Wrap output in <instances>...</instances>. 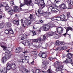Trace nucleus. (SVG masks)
<instances>
[{
	"label": "nucleus",
	"mask_w": 73,
	"mask_h": 73,
	"mask_svg": "<svg viewBox=\"0 0 73 73\" xmlns=\"http://www.w3.org/2000/svg\"><path fill=\"white\" fill-rule=\"evenodd\" d=\"M53 36H54V38H58L59 36L56 34V32L51 31L45 34L44 36H40L37 39H31V42H44L45 41L46 37H51Z\"/></svg>",
	"instance_id": "1"
},
{
	"label": "nucleus",
	"mask_w": 73,
	"mask_h": 73,
	"mask_svg": "<svg viewBox=\"0 0 73 73\" xmlns=\"http://www.w3.org/2000/svg\"><path fill=\"white\" fill-rule=\"evenodd\" d=\"M6 68L4 67V70H10L11 69L12 70H15L16 69V65L15 63L10 64V62H8L6 64Z\"/></svg>",
	"instance_id": "2"
},
{
	"label": "nucleus",
	"mask_w": 73,
	"mask_h": 73,
	"mask_svg": "<svg viewBox=\"0 0 73 73\" xmlns=\"http://www.w3.org/2000/svg\"><path fill=\"white\" fill-rule=\"evenodd\" d=\"M25 19L26 20H25L24 21V23L25 24V25H24V23L23 22V19H21V25L22 27L24 28L26 27V26H25V25H27V26L29 25H31V19L29 20H28V19H27L26 18H25Z\"/></svg>",
	"instance_id": "3"
},
{
	"label": "nucleus",
	"mask_w": 73,
	"mask_h": 73,
	"mask_svg": "<svg viewBox=\"0 0 73 73\" xmlns=\"http://www.w3.org/2000/svg\"><path fill=\"white\" fill-rule=\"evenodd\" d=\"M5 56H4L2 58V62L3 64L5 63L7 61V58L9 59L11 56V54L10 53H9L7 52H5Z\"/></svg>",
	"instance_id": "4"
},
{
	"label": "nucleus",
	"mask_w": 73,
	"mask_h": 73,
	"mask_svg": "<svg viewBox=\"0 0 73 73\" xmlns=\"http://www.w3.org/2000/svg\"><path fill=\"white\" fill-rule=\"evenodd\" d=\"M41 11L40 9H39L38 10V12L40 15H42L43 16H44L45 17H47L48 15H50L51 13L49 12V9L46 12H43L42 13L41 12Z\"/></svg>",
	"instance_id": "5"
},
{
	"label": "nucleus",
	"mask_w": 73,
	"mask_h": 73,
	"mask_svg": "<svg viewBox=\"0 0 73 73\" xmlns=\"http://www.w3.org/2000/svg\"><path fill=\"white\" fill-rule=\"evenodd\" d=\"M49 28H50V26L49 25H45L40 28V29L39 32H41L40 30L44 31H47Z\"/></svg>",
	"instance_id": "6"
},
{
	"label": "nucleus",
	"mask_w": 73,
	"mask_h": 73,
	"mask_svg": "<svg viewBox=\"0 0 73 73\" xmlns=\"http://www.w3.org/2000/svg\"><path fill=\"white\" fill-rule=\"evenodd\" d=\"M42 63L43 64L42 65V69H46V65L49 64V62H48L46 60H43Z\"/></svg>",
	"instance_id": "7"
},
{
	"label": "nucleus",
	"mask_w": 73,
	"mask_h": 73,
	"mask_svg": "<svg viewBox=\"0 0 73 73\" xmlns=\"http://www.w3.org/2000/svg\"><path fill=\"white\" fill-rule=\"evenodd\" d=\"M64 66L61 64H59V65H58L56 67V70L57 72H58V71H60V72H62V68H63Z\"/></svg>",
	"instance_id": "8"
},
{
	"label": "nucleus",
	"mask_w": 73,
	"mask_h": 73,
	"mask_svg": "<svg viewBox=\"0 0 73 73\" xmlns=\"http://www.w3.org/2000/svg\"><path fill=\"white\" fill-rule=\"evenodd\" d=\"M72 61V59H71V58H67L65 61H64L63 62V64H66L70 63Z\"/></svg>",
	"instance_id": "9"
},
{
	"label": "nucleus",
	"mask_w": 73,
	"mask_h": 73,
	"mask_svg": "<svg viewBox=\"0 0 73 73\" xmlns=\"http://www.w3.org/2000/svg\"><path fill=\"white\" fill-rule=\"evenodd\" d=\"M23 49L21 47L17 48L15 50V52L17 53H20L21 51H23Z\"/></svg>",
	"instance_id": "10"
},
{
	"label": "nucleus",
	"mask_w": 73,
	"mask_h": 73,
	"mask_svg": "<svg viewBox=\"0 0 73 73\" xmlns=\"http://www.w3.org/2000/svg\"><path fill=\"white\" fill-rule=\"evenodd\" d=\"M63 31H64V29L62 27H58L57 29V32L59 34L62 33Z\"/></svg>",
	"instance_id": "11"
},
{
	"label": "nucleus",
	"mask_w": 73,
	"mask_h": 73,
	"mask_svg": "<svg viewBox=\"0 0 73 73\" xmlns=\"http://www.w3.org/2000/svg\"><path fill=\"white\" fill-rule=\"evenodd\" d=\"M51 11L53 13H57L58 12V9L56 8L53 7L51 9Z\"/></svg>",
	"instance_id": "12"
},
{
	"label": "nucleus",
	"mask_w": 73,
	"mask_h": 73,
	"mask_svg": "<svg viewBox=\"0 0 73 73\" xmlns=\"http://www.w3.org/2000/svg\"><path fill=\"white\" fill-rule=\"evenodd\" d=\"M59 7L60 9H65L66 8V6L65 4L64 3L61 4L59 6Z\"/></svg>",
	"instance_id": "13"
},
{
	"label": "nucleus",
	"mask_w": 73,
	"mask_h": 73,
	"mask_svg": "<svg viewBox=\"0 0 73 73\" xmlns=\"http://www.w3.org/2000/svg\"><path fill=\"white\" fill-rule=\"evenodd\" d=\"M13 8H14V11L16 12H20L21 11V10L19 9V7L17 6H15L13 7Z\"/></svg>",
	"instance_id": "14"
},
{
	"label": "nucleus",
	"mask_w": 73,
	"mask_h": 73,
	"mask_svg": "<svg viewBox=\"0 0 73 73\" xmlns=\"http://www.w3.org/2000/svg\"><path fill=\"white\" fill-rule=\"evenodd\" d=\"M25 4H26L27 5H31V3L32 1V0H30V1H29L28 0H25Z\"/></svg>",
	"instance_id": "15"
},
{
	"label": "nucleus",
	"mask_w": 73,
	"mask_h": 73,
	"mask_svg": "<svg viewBox=\"0 0 73 73\" xmlns=\"http://www.w3.org/2000/svg\"><path fill=\"white\" fill-rule=\"evenodd\" d=\"M13 23L16 24L17 26L20 25V23H19V21L17 20H15L13 21Z\"/></svg>",
	"instance_id": "16"
},
{
	"label": "nucleus",
	"mask_w": 73,
	"mask_h": 73,
	"mask_svg": "<svg viewBox=\"0 0 73 73\" xmlns=\"http://www.w3.org/2000/svg\"><path fill=\"white\" fill-rule=\"evenodd\" d=\"M61 21H63L66 19V16L64 15H60Z\"/></svg>",
	"instance_id": "17"
},
{
	"label": "nucleus",
	"mask_w": 73,
	"mask_h": 73,
	"mask_svg": "<svg viewBox=\"0 0 73 73\" xmlns=\"http://www.w3.org/2000/svg\"><path fill=\"white\" fill-rule=\"evenodd\" d=\"M8 5V4L7 2H3V4H1V6H0V8H1V7H6Z\"/></svg>",
	"instance_id": "18"
},
{
	"label": "nucleus",
	"mask_w": 73,
	"mask_h": 73,
	"mask_svg": "<svg viewBox=\"0 0 73 73\" xmlns=\"http://www.w3.org/2000/svg\"><path fill=\"white\" fill-rule=\"evenodd\" d=\"M1 47L2 48H3V50H4L5 51H7V52H7V53L9 52V50L7 49V47L3 46H1Z\"/></svg>",
	"instance_id": "19"
},
{
	"label": "nucleus",
	"mask_w": 73,
	"mask_h": 73,
	"mask_svg": "<svg viewBox=\"0 0 73 73\" xmlns=\"http://www.w3.org/2000/svg\"><path fill=\"white\" fill-rule=\"evenodd\" d=\"M8 13L10 15H12V13H13V10L12 9H9V11H8Z\"/></svg>",
	"instance_id": "20"
},
{
	"label": "nucleus",
	"mask_w": 73,
	"mask_h": 73,
	"mask_svg": "<svg viewBox=\"0 0 73 73\" xmlns=\"http://www.w3.org/2000/svg\"><path fill=\"white\" fill-rule=\"evenodd\" d=\"M73 56V54L69 53L67 55V58H71Z\"/></svg>",
	"instance_id": "21"
},
{
	"label": "nucleus",
	"mask_w": 73,
	"mask_h": 73,
	"mask_svg": "<svg viewBox=\"0 0 73 73\" xmlns=\"http://www.w3.org/2000/svg\"><path fill=\"white\" fill-rule=\"evenodd\" d=\"M42 57L43 58H46V52H43V54H42Z\"/></svg>",
	"instance_id": "22"
},
{
	"label": "nucleus",
	"mask_w": 73,
	"mask_h": 73,
	"mask_svg": "<svg viewBox=\"0 0 73 73\" xmlns=\"http://www.w3.org/2000/svg\"><path fill=\"white\" fill-rule=\"evenodd\" d=\"M30 43L31 42H29V41L27 40L25 45V46H29V45H30Z\"/></svg>",
	"instance_id": "23"
},
{
	"label": "nucleus",
	"mask_w": 73,
	"mask_h": 73,
	"mask_svg": "<svg viewBox=\"0 0 73 73\" xmlns=\"http://www.w3.org/2000/svg\"><path fill=\"white\" fill-rule=\"evenodd\" d=\"M4 27V24L3 23H0V29L3 28Z\"/></svg>",
	"instance_id": "24"
},
{
	"label": "nucleus",
	"mask_w": 73,
	"mask_h": 73,
	"mask_svg": "<svg viewBox=\"0 0 73 73\" xmlns=\"http://www.w3.org/2000/svg\"><path fill=\"white\" fill-rule=\"evenodd\" d=\"M29 32H32V33L33 34V36L36 35V31H32L31 30H30L29 31Z\"/></svg>",
	"instance_id": "25"
},
{
	"label": "nucleus",
	"mask_w": 73,
	"mask_h": 73,
	"mask_svg": "<svg viewBox=\"0 0 73 73\" xmlns=\"http://www.w3.org/2000/svg\"><path fill=\"white\" fill-rule=\"evenodd\" d=\"M9 7L8 5H7L6 6H5V11H7V10L9 9Z\"/></svg>",
	"instance_id": "26"
},
{
	"label": "nucleus",
	"mask_w": 73,
	"mask_h": 73,
	"mask_svg": "<svg viewBox=\"0 0 73 73\" xmlns=\"http://www.w3.org/2000/svg\"><path fill=\"white\" fill-rule=\"evenodd\" d=\"M9 34H13V31H12V29H9Z\"/></svg>",
	"instance_id": "27"
},
{
	"label": "nucleus",
	"mask_w": 73,
	"mask_h": 73,
	"mask_svg": "<svg viewBox=\"0 0 73 73\" xmlns=\"http://www.w3.org/2000/svg\"><path fill=\"white\" fill-rule=\"evenodd\" d=\"M5 33L6 34V35H8L9 34V29L8 30H6L5 31Z\"/></svg>",
	"instance_id": "28"
},
{
	"label": "nucleus",
	"mask_w": 73,
	"mask_h": 73,
	"mask_svg": "<svg viewBox=\"0 0 73 73\" xmlns=\"http://www.w3.org/2000/svg\"><path fill=\"white\" fill-rule=\"evenodd\" d=\"M60 42H59V41L57 40L56 41V45H58V46H60V44H59Z\"/></svg>",
	"instance_id": "29"
},
{
	"label": "nucleus",
	"mask_w": 73,
	"mask_h": 73,
	"mask_svg": "<svg viewBox=\"0 0 73 73\" xmlns=\"http://www.w3.org/2000/svg\"><path fill=\"white\" fill-rule=\"evenodd\" d=\"M59 44H60V46H61L62 45H64L65 44V43L64 42H59Z\"/></svg>",
	"instance_id": "30"
},
{
	"label": "nucleus",
	"mask_w": 73,
	"mask_h": 73,
	"mask_svg": "<svg viewBox=\"0 0 73 73\" xmlns=\"http://www.w3.org/2000/svg\"><path fill=\"white\" fill-rule=\"evenodd\" d=\"M34 2L35 4H39V3H40L38 0H35Z\"/></svg>",
	"instance_id": "31"
},
{
	"label": "nucleus",
	"mask_w": 73,
	"mask_h": 73,
	"mask_svg": "<svg viewBox=\"0 0 73 73\" xmlns=\"http://www.w3.org/2000/svg\"><path fill=\"white\" fill-rule=\"evenodd\" d=\"M43 54V52H40L38 54V56L39 57H42V54Z\"/></svg>",
	"instance_id": "32"
},
{
	"label": "nucleus",
	"mask_w": 73,
	"mask_h": 73,
	"mask_svg": "<svg viewBox=\"0 0 73 73\" xmlns=\"http://www.w3.org/2000/svg\"><path fill=\"white\" fill-rule=\"evenodd\" d=\"M69 5H73V1H70L69 2V3L68 4Z\"/></svg>",
	"instance_id": "33"
},
{
	"label": "nucleus",
	"mask_w": 73,
	"mask_h": 73,
	"mask_svg": "<svg viewBox=\"0 0 73 73\" xmlns=\"http://www.w3.org/2000/svg\"><path fill=\"white\" fill-rule=\"evenodd\" d=\"M6 25H7L8 27H11V23H6Z\"/></svg>",
	"instance_id": "34"
},
{
	"label": "nucleus",
	"mask_w": 73,
	"mask_h": 73,
	"mask_svg": "<svg viewBox=\"0 0 73 73\" xmlns=\"http://www.w3.org/2000/svg\"><path fill=\"white\" fill-rule=\"evenodd\" d=\"M56 58H53L52 57H49L48 58V59L50 61H52V60H54V59H56Z\"/></svg>",
	"instance_id": "35"
},
{
	"label": "nucleus",
	"mask_w": 73,
	"mask_h": 73,
	"mask_svg": "<svg viewBox=\"0 0 73 73\" xmlns=\"http://www.w3.org/2000/svg\"><path fill=\"white\" fill-rule=\"evenodd\" d=\"M23 37H24V38H25V39H27V35L25 34H24L23 35Z\"/></svg>",
	"instance_id": "36"
},
{
	"label": "nucleus",
	"mask_w": 73,
	"mask_h": 73,
	"mask_svg": "<svg viewBox=\"0 0 73 73\" xmlns=\"http://www.w3.org/2000/svg\"><path fill=\"white\" fill-rule=\"evenodd\" d=\"M25 72H26V73H30V70H28L27 69H25L24 70Z\"/></svg>",
	"instance_id": "37"
},
{
	"label": "nucleus",
	"mask_w": 73,
	"mask_h": 73,
	"mask_svg": "<svg viewBox=\"0 0 73 73\" xmlns=\"http://www.w3.org/2000/svg\"><path fill=\"white\" fill-rule=\"evenodd\" d=\"M55 17L56 19H57L59 21H61V18L60 17V16L56 17Z\"/></svg>",
	"instance_id": "38"
},
{
	"label": "nucleus",
	"mask_w": 73,
	"mask_h": 73,
	"mask_svg": "<svg viewBox=\"0 0 73 73\" xmlns=\"http://www.w3.org/2000/svg\"><path fill=\"white\" fill-rule=\"evenodd\" d=\"M40 71L39 70H36L35 72V73H40Z\"/></svg>",
	"instance_id": "39"
},
{
	"label": "nucleus",
	"mask_w": 73,
	"mask_h": 73,
	"mask_svg": "<svg viewBox=\"0 0 73 73\" xmlns=\"http://www.w3.org/2000/svg\"><path fill=\"white\" fill-rule=\"evenodd\" d=\"M30 19H33V15L32 14H30V16L29 17Z\"/></svg>",
	"instance_id": "40"
},
{
	"label": "nucleus",
	"mask_w": 73,
	"mask_h": 73,
	"mask_svg": "<svg viewBox=\"0 0 73 73\" xmlns=\"http://www.w3.org/2000/svg\"><path fill=\"white\" fill-rule=\"evenodd\" d=\"M20 7H23L24 5H25V4H22L21 3V1H20Z\"/></svg>",
	"instance_id": "41"
},
{
	"label": "nucleus",
	"mask_w": 73,
	"mask_h": 73,
	"mask_svg": "<svg viewBox=\"0 0 73 73\" xmlns=\"http://www.w3.org/2000/svg\"><path fill=\"white\" fill-rule=\"evenodd\" d=\"M4 45H6V43L4 42H3L0 44L1 46H4Z\"/></svg>",
	"instance_id": "42"
},
{
	"label": "nucleus",
	"mask_w": 73,
	"mask_h": 73,
	"mask_svg": "<svg viewBox=\"0 0 73 73\" xmlns=\"http://www.w3.org/2000/svg\"><path fill=\"white\" fill-rule=\"evenodd\" d=\"M26 42L27 40H23L22 42H21V43H22V44H23L24 45H25Z\"/></svg>",
	"instance_id": "43"
},
{
	"label": "nucleus",
	"mask_w": 73,
	"mask_h": 73,
	"mask_svg": "<svg viewBox=\"0 0 73 73\" xmlns=\"http://www.w3.org/2000/svg\"><path fill=\"white\" fill-rule=\"evenodd\" d=\"M1 71H2V72H1L2 73H7V70H6L5 71H4L3 70H1Z\"/></svg>",
	"instance_id": "44"
},
{
	"label": "nucleus",
	"mask_w": 73,
	"mask_h": 73,
	"mask_svg": "<svg viewBox=\"0 0 73 73\" xmlns=\"http://www.w3.org/2000/svg\"><path fill=\"white\" fill-rule=\"evenodd\" d=\"M48 25L50 27H53V24L52 23H50L49 24V25Z\"/></svg>",
	"instance_id": "45"
},
{
	"label": "nucleus",
	"mask_w": 73,
	"mask_h": 73,
	"mask_svg": "<svg viewBox=\"0 0 73 73\" xmlns=\"http://www.w3.org/2000/svg\"><path fill=\"white\" fill-rule=\"evenodd\" d=\"M34 54L35 56V55H37V51H34Z\"/></svg>",
	"instance_id": "46"
},
{
	"label": "nucleus",
	"mask_w": 73,
	"mask_h": 73,
	"mask_svg": "<svg viewBox=\"0 0 73 73\" xmlns=\"http://www.w3.org/2000/svg\"><path fill=\"white\" fill-rule=\"evenodd\" d=\"M39 23H43L44 22V21H42V20H40L39 21Z\"/></svg>",
	"instance_id": "47"
},
{
	"label": "nucleus",
	"mask_w": 73,
	"mask_h": 73,
	"mask_svg": "<svg viewBox=\"0 0 73 73\" xmlns=\"http://www.w3.org/2000/svg\"><path fill=\"white\" fill-rule=\"evenodd\" d=\"M23 52L24 53V54H25V53H27V51L26 50H25Z\"/></svg>",
	"instance_id": "48"
},
{
	"label": "nucleus",
	"mask_w": 73,
	"mask_h": 73,
	"mask_svg": "<svg viewBox=\"0 0 73 73\" xmlns=\"http://www.w3.org/2000/svg\"><path fill=\"white\" fill-rule=\"evenodd\" d=\"M70 13H68L67 15V17H69V16H70Z\"/></svg>",
	"instance_id": "49"
},
{
	"label": "nucleus",
	"mask_w": 73,
	"mask_h": 73,
	"mask_svg": "<svg viewBox=\"0 0 73 73\" xmlns=\"http://www.w3.org/2000/svg\"><path fill=\"white\" fill-rule=\"evenodd\" d=\"M50 19H51L52 21H54V20H55V19H54V18H50Z\"/></svg>",
	"instance_id": "50"
},
{
	"label": "nucleus",
	"mask_w": 73,
	"mask_h": 73,
	"mask_svg": "<svg viewBox=\"0 0 73 73\" xmlns=\"http://www.w3.org/2000/svg\"><path fill=\"white\" fill-rule=\"evenodd\" d=\"M26 60H27L25 59H22V62L23 63H24V61H26Z\"/></svg>",
	"instance_id": "51"
},
{
	"label": "nucleus",
	"mask_w": 73,
	"mask_h": 73,
	"mask_svg": "<svg viewBox=\"0 0 73 73\" xmlns=\"http://www.w3.org/2000/svg\"><path fill=\"white\" fill-rule=\"evenodd\" d=\"M40 5H41L42 8H43L45 7V5L44 4H40Z\"/></svg>",
	"instance_id": "52"
},
{
	"label": "nucleus",
	"mask_w": 73,
	"mask_h": 73,
	"mask_svg": "<svg viewBox=\"0 0 73 73\" xmlns=\"http://www.w3.org/2000/svg\"><path fill=\"white\" fill-rule=\"evenodd\" d=\"M66 44H68L69 45H71L72 44H73V42H72V43H66Z\"/></svg>",
	"instance_id": "53"
},
{
	"label": "nucleus",
	"mask_w": 73,
	"mask_h": 73,
	"mask_svg": "<svg viewBox=\"0 0 73 73\" xmlns=\"http://www.w3.org/2000/svg\"><path fill=\"white\" fill-rule=\"evenodd\" d=\"M21 40H23L24 39H25L24 38V36H21Z\"/></svg>",
	"instance_id": "54"
},
{
	"label": "nucleus",
	"mask_w": 73,
	"mask_h": 73,
	"mask_svg": "<svg viewBox=\"0 0 73 73\" xmlns=\"http://www.w3.org/2000/svg\"><path fill=\"white\" fill-rule=\"evenodd\" d=\"M3 13V11L1 10V9H0V14H2Z\"/></svg>",
	"instance_id": "55"
},
{
	"label": "nucleus",
	"mask_w": 73,
	"mask_h": 73,
	"mask_svg": "<svg viewBox=\"0 0 73 73\" xmlns=\"http://www.w3.org/2000/svg\"><path fill=\"white\" fill-rule=\"evenodd\" d=\"M54 66L55 67V68H56V66L57 65V63H55L54 64Z\"/></svg>",
	"instance_id": "56"
},
{
	"label": "nucleus",
	"mask_w": 73,
	"mask_h": 73,
	"mask_svg": "<svg viewBox=\"0 0 73 73\" xmlns=\"http://www.w3.org/2000/svg\"><path fill=\"white\" fill-rule=\"evenodd\" d=\"M64 50H65V49H67V47H66V46H64Z\"/></svg>",
	"instance_id": "57"
},
{
	"label": "nucleus",
	"mask_w": 73,
	"mask_h": 73,
	"mask_svg": "<svg viewBox=\"0 0 73 73\" xmlns=\"http://www.w3.org/2000/svg\"><path fill=\"white\" fill-rule=\"evenodd\" d=\"M11 4H12V5H15V4H14V2L13 1L12 2V3H11Z\"/></svg>",
	"instance_id": "58"
},
{
	"label": "nucleus",
	"mask_w": 73,
	"mask_h": 73,
	"mask_svg": "<svg viewBox=\"0 0 73 73\" xmlns=\"http://www.w3.org/2000/svg\"><path fill=\"white\" fill-rule=\"evenodd\" d=\"M34 60L33 61V62H31V64L32 65H33L34 64Z\"/></svg>",
	"instance_id": "59"
},
{
	"label": "nucleus",
	"mask_w": 73,
	"mask_h": 73,
	"mask_svg": "<svg viewBox=\"0 0 73 73\" xmlns=\"http://www.w3.org/2000/svg\"><path fill=\"white\" fill-rule=\"evenodd\" d=\"M57 3H58L59 2H60V0H56Z\"/></svg>",
	"instance_id": "60"
},
{
	"label": "nucleus",
	"mask_w": 73,
	"mask_h": 73,
	"mask_svg": "<svg viewBox=\"0 0 73 73\" xmlns=\"http://www.w3.org/2000/svg\"><path fill=\"white\" fill-rule=\"evenodd\" d=\"M57 3V2L56 1V0H55V1L54 2V4H56Z\"/></svg>",
	"instance_id": "61"
},
{
	"label": "nucleus",
	"mask_w": 73,
	"mask_h": 73,
	"mask_svg": "<svg viewBox=\"0 0 73 73\" xmlns=\"http://www.w3.org/2000/svg\"><path fill=\"white\" fill-rule=\"evenodd\" d=\"M3 17H2V15H0V20L1 19H2Z\"/></svg>",
	"instance_id": "62"
},
{
	"label": "nucleus",
	"mask_w": 73,
	"mask_h": 73,
	"mask_svg": "<svg viewBox=\"0 0 73 73\" xmlns=\"http://www.w3.org/2000/svg\"><path fill=\"white\" fill-rule=\"evenodd\" d=\"M53 5H54V6H55V7H57V5H56V4H54Z\"/></svg>",
	"instance_id": "63"
},
{
	"label": "nucleus",
	"mask_w": 73,
	"mask_h": 73,
	"mask_svg": "<svg viewBox=\"0 0 73 73\" xmlns=\"http://www.w3.org/2000/svg\"><path fill=\"white\" fill-rule=\"evenodd\" d=\"M58 49H59L58 48H57L55 49V50H58Z\"/></svg>",
	"instance_id": "64"
}]
</instances>
